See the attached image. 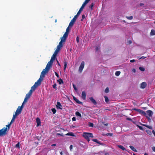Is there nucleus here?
<instances>
[{
    "label": "nucleus",
    "mask_w": 155,
    "mask_h": 155,
    "mask_svg": "<svg viewBox=\"0 0 155 155\" xmlns=\"http://www.w3.org/2000/svg\"><path fill=\"white\" fill-rule=\"evenodd\" d=\"M76 41L78 43L79 41V38L78 36H77L76 38Z\"/></svg>",
    "instance_id": "obj_50"
},
{
    "label": "nucleus",
    "mask_w": 155,
    "mask_h": 155,
    "mask_svg": "<svg viewBox=\"0 0 155 155\" xmlns=\"http://www.w3.org/2000/svg\"><path fill=\"white\" fill-rule=\"evenodd\" d=\"M141 124L143 126H144L145 127H147L149 129H153L152 127L151 126H149V125H146V124Z\"/></svg>",
    "instance_id": "obj_22"
},
{
    "label": "nucleus",
    "mask_w": 155,
    "mask_h": 155,
    "mask_svg": "<svg viewBox=\"0 0 155 155\" xmlns=\"http://www.w3.org/2000/svg\"><path fill=\"white\" fill-rule=\"evenodd\" d=\"M89 99L91 101L92 103L95 105L97 104V102L93 98V97H90Z\"/></svg>",
    "instance_id": "obj_15"
},
{
    "label": "nucleus",
    "mask_w": 155,
    "mask_h": 155,
    "mask_svg": "<svg viewBox=\"0 0 155 155\" xmlns=\"http://www.w3.org/2000/svg\"><path fill=\"white\" fill-rule=\"evenodd\" d=\"M105 92L106 93H108L109 92V89L108 87L106 88L105 90Z\"/></svg>",
    "instance_id": "obj_39"
},
{
    "label": "nucleus",
    "mask_w": 155,
    "mask_h": 155,
    "mask_svg": "<svg viewBox=\"0 0 155 155\" xmlns=\"http://www.w3.org/2000/svg\"><path fill=\"white\" fill-rule=\"evenodd\" d=\"M130 148L134 151L137 152V150L133 146H130Z\"/></svg>",
    "instance_id": "obj_20"
},
{
    "label": "nucleus",
    "mask_w": 155,
    "mask_h": 155,
    "mask_svg": "<svg viewBox=\"0 0 155 155\" xmlns=\"http://www.w3.org/2000/svg\"><path fill=\"white\" fill-rule=\"evenodd\" d=\"M118 147L122 150H126V149L122 146L121 145H117Z\"/></svg>",
    "instance_id": "obj_19"
},
{
    "label": "nucleus",
    "mask_w": 155,
    "mask_h": 155,
    "mask_svg": "<svg viewBox=\"0 0 155 155\" xmlns=\"http://www.w3.org/2000/svg\"><path fill=\"white\" fill-rule=\"evenodd\" d=\"M147 118L148 121L150 122H151V120L150 119V118L149 117H148L147 116Z\"/></svg>",
    "instance_id": "obj_55"
},
{
    "label": "nucleus",
    "mask_w": 155,
    "mask_h": 155,
    "mask_svg": "<svg viewBox=\"0 0 155 155\" xmlns=\"http://www.w3.org/2000/svg\"><path fill=\"white\" fill-rule=\"evenodd\" d=\"M57 81L58 82L59 84H63V80L61 78L58 80Z\"/></svg>",
    "instance_id": "obj_26"
},
{
    "label": "nucleus",
    "mask_w": 155,
    "mask_h": 155,
    "mask_svg": "<svg viewBox=\"0 0 155 155\" xmlns=\"http://www.w3.org/2000/svg\"><path fill=\"white\" fill-rule=\"evenodd\" d=\"M18 115L17 114H16V113H15V114L13 115L12 118L15 119V118Z\"/></svg>",
    "instance_id": "obj_44"
},
{
    "label": "nucleus",
    "mask_w": 155,
    "mask_h": 155,
    "mask_svg": "<svg viewBox=\"0 0 155 155\" xmlns=\"http://www.w3.org/2000/svg\"><path fill=\"white\" fill-rule=\"evenodd\" d=\"M82 98L83 99H85L86 98V94L84 91H83L82 93Z\"/></svg>",
    "instance_id": "obj_18"
},
{
    "label": "nucleus",
    "mask_w": 155,
    "mask_h": 155,
    "mask_svg": "<svg viewBox=\"0 0 155 155\" xmlns=\"http://www.w3.org/2000/svg\"><path fill=\"white\" fill-rule=\"evenodd\" d=\"M57 105L56 106V108L57 109H62V106L59 102H57Z\"/></svg>",
    "instance_id": "obj_13"
},
{
    "label": "nucleus",
    "mask_w": 155,
    "mask_h": 155,
    "mask_svg": "<svg viewBox=\"0 0 155 155\" xmlns=\"http://www.w3.org/2000/svg\"><path fill=\"white\" fill-rule=\"evenodd\" d=\"M104 98H105V100L106 102H108L109 101V99L108 98V97L107 96H104Z\"/></svg>",
    "instance_id": "obj_38"
},
{
    "label": "nucleus",
    "mask_w": 155,
    "mask_h": 155,
    "mask_svg": "<svg viewBox=\"0 0 155 155\" xmlns=\"http://www.w3.org/2000/svg\"><path fill=\"white\" fill-rule=\"evenodd\" d=\"M55 58H56L54 56H53L52 55L50 61H51V62H53L55 60Z\"/></svg>",
    "instance_id": "obj_30"
},
{
    "label": "nucleus",
    "mask_w": 155,
    "mask_h": 155,
    "mask_svg": "<svg viewBox=\"0 0 155 155\" xmlns=\"http://www.w3.org/2000/svg\"><path fill=\"white\" fill-rule=\"evenodd\" d=\"M75 114L76 116H79L80 117H81V115L79 112H76Z\"/></svg>",
    "instance_id": "obj_27"
},
{
    "label": "nucleus",
    "mask_w": 155,
    "mask_h": 155,
    "mask_svg": "<svg viewBox=\"0 0 155 155\" xmlns=\"http://www.w3.org/2000/svg\"><path fill=\"white\" fill-rule=\"evenodd\" d=\"M94 124L93 123L91 122L89 123V126L90 127H93Z\"/></svg>",
    "instance_id": "obj_41"
},
{
    "label": "nucleus",
    "mask_w": 155,
    "mask_h": 155,
    "mask_svg": "<svg viewBox=\"0 0 155 155\" xmlns=\"http://www.w3.org/2000/svg\"><path fill=\"white\" fill-rule=\"evenodd\" d=\"M146 132L147 133V134H148L150 135H151V131L149 130H147V131H146Z\"/></svg>",
    "instance_id": "obj_40"
},
{
    "label": "nucleus",
    "mask_w": 155,
    "mask_h": 155,
    "mask_svg": "<svg viewBox=\"0 0 155 155\" xmlns=\"http://www.w3.org/2000/svg\"><path fill=\"white\" fill-rule=\"evenodd\" d=\"M135 61V60L134 59H133L130 60V62H134Z\"/></svg>",
    "instance_id": "obj_58"
},
{
    "label": "nucleus",
    "mask_w": 155,
    "mask_h": 155,
    "mask_svg": "<svg viewBox=\"0 0 155 155\" xmlns=\"http://www.w3.org/2000/svg\"><path fill=\"white\" fill-rule=\"evenodd\" d=\"M92 141L97 143L99 144L100 145H102V144L100 141H99L97 139H93L92 140Z\"/></svg>",
    "instance_id": "obj_24"
},
{
    "label": "nucleus",
    "mask_w": 155,
    "mask_h": 155,
    "mask_svg": "<svg viewBox=\"0 0 155 155\" xmlns=\"http://www.w3.org/2000/svg\"><path fill=\"white\" fill-rule=\"evenodd\" d=\"M72 120L73 121H75L76 120V118L75 117H73L72 118Z\"/></svg>",
    "instance_id": "obj_57"
},
{
    "label": "nucleus",
    "mask_w": 155,
    "mask_h": 155,
    "mask_svg": "<svg viewBox=\"0 0 155 155\" xmlns=\"http://www.w3.org/2000/svg\"><path fill=\"white\" fill-rule=\"evenodd\" d=\"M152 132L154 136H155V131L154 130H153Z\"/></svg>",
    "instance_id": "obj_63"
},
{
    "label": "nucleus",
    "mask_w": 155,
    "mask_h": 155,
    "mask_svg": "<svg viewBox=\"0 0 155 155\" xmlns=\"http://www.w3.org/2000/svg\"><path fill=\"white\" fill-rule=\"evenodd\" d=\"M11 124L10 123L9 124L6 126V127H3L0 130V137L3 136L7 134V132L9 130Z\"/></svg>",
    "instance_id": "obj_1"
},
{
    "label": "nucleus",
    "mask_w": 155,
    "mask_h": 155,
    "mask_svg": "<svg viewBox=\"0 0 155 155\" xmlns=\"http://www.w3.org/2000/svg\"><path fill=\"white\" fill-rule=\"evenodd\" d=\"M133 110L138 112L140 113L143 115L144 116H146V117H147V114L146 112L142 110L136 108H134L133 109Z\"/></svg>",
    "instance_id": "obj_6"
},
{
    "label": "nucleus",
    "mask_w": 155,
    "mask_h": 155,
    "mask_svg": "<svg viewBox=\"0 0 155 155\" xmlns=\"http://www.w3.org/2000/svg\"><path fill=\"white\" fill-rule=\"evenodd\" d=\"M147 86V84L145 82H142L140 85V87L144 89Z\"/></svg>",
    "instance_id": "obj_14"
},
{
    "label": "nucleus",
    "mask_w": 155,
    "mask_h": 155,
    "mask_svg": "<svg viewBox=\"0 0 155 155\" xmlns=\"http://www.w3.org/2000/svg\"><path fill=\"white\" fill-rule=\"evenodd\" d=\"M138 128H139V129L140 130H143V129L141 126H138Z\"/></svg>",
    "instance_id": "obj_52"
},
{
    "label": "nucleus",
    "mask_w": 155,
    "mask_h": 155,
    "mask_svg": "<svg viewBox=\"0 0 155 155\" xmlns=\"http://www.w3.org/2000/svg\"><path fill=\"white\" fill-rule=\"evenodd\" d=\"M94 3H92L91 5L90 6H89V8H90L91 9H93V7L94 6Z\"/></svg>",
    "instance_id": "obj_45"
},
{
    "label": "nucleus",
    "mask_w": 155,
    "mask_h": 155,
    "mask_svg": "<svg viewBox=\"0 0 155 155\" xmlns=\"http://www.w3.org/2000/svg\"><path fill=\"white\" fill-rule=\"evenodd\" d=\"M65 41H64L63 40L61 39V41L59 42V45H58L59 46H60L61 47H62L63 46V44H62V43L63 42H65Z\"/></svg>",
    "instance_id": "obj_21"
},
{
    "label": "nucleus",
    "mask_w": 155,
    "mask_h": 155,
    "mask_svg": "<svg viewBox=\"0 0 155 155\" xmlns=\"http://www.w3.org/2000/svg\"><path fill=\"white\" fill-rule=\"evenodd\" d=\"M15 147L16 148H19L20 147V143H18L16 145Z\"/></svg>",
    "instance_id": "obj_43"
},
{
    "label": "nucleus",
    "mask_w": 155,
    "mask_h": 155,
    "mask_svg": "<svg viewBox=\"0 0 155 155\" xmlns=\"http://www.w3.org/2000/svg\"><path fill=\"white\" fill-rule=\"evenodd\" d=\"M61 48L62 47L58 45L57 47V49L56 50L57 51H59L61 49Z\"/></svg>",
    "instance_id": "obj_32"
},
{
    "label": "nucleus",
    "mask_w": 155,
    "mask_h": 155,
    "mask_svg": "<svg viewBox=\"0 0 155 155\" xmlns=\"http://www.w3.org/2000/svg\"><path fill=\"white\" fill-rule=\"evenodd\" d=\"M31 95L28 93L26 94L25 97H26V98L28 99L29 98H30Z\"/></svg>",
    "instance_id": "obj_33"
},
{
    "label": "nucleus",
    "mask_w": 155,
    "mask_h": 155,
    "mask_svg": "<svg viewBox=\"0 0 155 155\" xmlns=\"http://www.w3.org/2000/svg\"><path fill=\"white\" fill-rule=\"evenodd\" d=\"M58 52L59 51L56 50V51H54L53 56L56 57Z\"/></svg>",
    "instance_id": "obj_34"
},
{
    "label": "nucleus",
    "mask_w": 155,
    "mask_h": 155,
    "mask_svg": "<svg viewBox=\"0 0 155 155\" xmlns=\"http://www.w3.org/2000/svg\"><path fill=\"white\" fill-rule=\"evenodd\" d=\"M57 85L56 84H54L53 85V87L54 88V89H55L56 90L57 89V87H56Z\"/></svg>",
    "instance_id": "obj_46"
},
{
    "label": "nucleus",
    "mask_w": 155,
    "mask_h": 155,
    "mask_svg": "<svg viewBox=\"0 0 155 155\" xmlns=\"http://www.w3.org/2000/svg\"><path fill=\"white\" fill-rule=\"evenodd\" d=\"M53 63V62H51L50 61L48 62L45 68V69L47 70V71H49L50 69V68L51 67Z\"/></svg>",
    "instance_id": "obj_8"
},
{
    "label": "nucleus",
    "mask_w": 155,
    "mask_h": 155,
    "mask_svg": "<svg viewBox=\"0 0 155 155\" xmlns=\"http://www.w3.org/2000/svg\"><path fill=\"white\" fill-rule=\"evenodd\" d=\"M43 80V78H41V77H40V78L38 79V80L37 81V82H35L34 85L35 86L37 87L39 86L41 83V82Z\"/></svg>",
    "instance_id": "obj_7"
},
{
    "label": "nucleus",
    "mask_w": 155,
    "mask_h": 155,
    "mask_svg": "<svg viewBox=\"0 0 155 155\" xmlns=\"http://www.w3.org/2000/svg\"><path fill=\"white\" fill-rule=\"evenodd\" d=\"M132 71L134 73H135L136 72V70L135 69H133L132 70Z\"/></svg>",
    "instance_id": "obj_61"
},
{
    "label": "nucleus",
    "mask_w": 155,
    "mask_h": 155,
    "mask_svg": "<svg viewBox=\"0 0 155 155\" xmlns=\"http://www.w3.org/2000/svg\"><path fill=\"white\" fill-rule=\"evenodd\" d=\"M73 87L74 88V90L76 91H77V89L75 85L74 84H73Z\"/></svg>",
    "instance_id": "obj_48"
},
{
    "label": "nucleus",
    "mask_w": 155,
    "mask_h": 155,
    "mask_svg": "<svg viewBox=\"0 0 155 155\" xmlns=\"http://www.w3.org/2000/svg\"><path fill=\"white\" fill-rule=\"evenodd\" d=\"M69 27H69V25L68 26V27L67 28L66 30V32L65 33H67V34H69V32L70 29L69 28Z\"/></svg>",
    "instance_id": "obj_29"
},
{
    "label": "nucleus",
    "mask_w": 155,
    "mask_h": 155,
    "mask_svg": "<svg viewBox=\"0 0 155 155\" xmlns=\"http://www.w3.org/2000/svg\"><path fill=\"white\" fill-rule=\"evenodd\" d=\"M57 135H60V136H61L62 137H63L64 136V135H63V134H60V133H58V134H57Z\"/></svg>",
    "instance_id": "obj_56"
},
{
    "label": "nucleus",
    "mask_w": 155,
    "mask_h": 155,
    "mask_svg": "<svg viewBox=\"0 0 155 155\" xmlns=\"http://www.w3.org/2000/svg\"><path fill=\"white\" fill-rule=\"evenodd\" d=\"M146 113L147 114V115L150 117H152L153 114V112L150 110H147Z\"/></svg>",
    "instance_id": "obj_11"
},
{
    "label": "nucleus",
    "mask_w": 155,
    "mask_h": 155,
    "mask_svg": "<svg viewBox=\"0 0 155 155\" xmlns=\"http://www.w3.org/2000/svg\"><path fill=\"white\" fill-rule=\"evenodd\" d=\"M72 147H73V146H72V145H71L70 146V150H71L72 149Z\"/></svg>",
    "instance_id": "obj_59"
},
{
    "label": "nucleus",
    "mask_w": 155,
    "mask_h": 155,
    "mask_svg": "<svg viewBox=\"0 0 155 155\" xmlns=\"http://www.w3.org/2000/svg\"><path fill=\"white\" fill-rule=\"evenodd\" d=\"M28 100V99H27L26 97H25V99H24V101H23V103H22V104H24Z\"/></svg>",
    "instance_id": "obj_49"
},
{
    "label": "nucleus",
    "mask_w": 155,
    "mask_h": 155,
    "mask_svg": "<svg viewBox=\"0 0 155 155\" xmlns=\"http://www.w3.org/2000/svg\"><path fill=\"white\" fill-rule=\"evenodd\" d=\"M150 35H155V31L153 29L151 30L150 32Z\"/></svg>",
    "instance_id": "obj_25"
},
{
    "label": "nucleus",
    "mask_w": 155,
    "mask_h": 155,
    "mask_svg": "<svg viewBox=\"0 0 155 155\" xmlns=\"http://www.w3.org/2000/svg\"><path fill=\"white\" fill-rule=\"evenodd\" d=\"M23 107V104H22L21 106H18L15 112V113L16 114H17L18 115L19 114H20L22 111V109Z\"/></svg>",
    "instance_id": "obj_5"
},
{
    "label": "nucleus",
    "mask_w": 155,
    "mask_h": 155,
    "mask_svg": "<svg viewBox=\"0 0 155 155\" xmlns=\"http://www.w3.org/2000/svg\"><path fill=\"white\" fill-rule=\"evenodd\" d=\"M146 58V57H144V56H142L140 58L142 59H144Z\"/></svg>",
    "instance_id": "obj_64"
},
{
    "label": "nucleus",
    "mask_w": 155,
    "mask_h": 155,
    "mask_svg": "<svg viewBox=\"0 0 155 155\" xmlns=\"http://www.w3.org/2000/svg\"><path fill=\"white\" fill-rule=\"evenodd\" d=\"M37 88L36 86L34 85L31 87V90L33 91H35L36 88Z\"/></svg>",
    "instance_id": "obj_28"
},
{
    "label": "nucleus",
    "mask_w": 155,
    "mask_h": 155,
    "mask_svg": "<svg viewBox=\"0 0 155 155\" xmlns=\"http://www.w3.org/2000/svg\"><path fill=\"white\" fill-rule=\"evenodd\" d=\"M84 61L81 62L79 69V71L80 73H81L84 67Z\"/></svg>",
    "instance_id": "obj_10"
},
{
    "label": "nucleus",
    "mask_w": 155,
    "mask_h": 155,
    "mask_svg": "<svg viewBox=\"0 0 155 155\" xmlns=\"http://www.w3.org/2000/svg\"><path fill=\"white\" fill-rule=\"evenodd\" d=\"M15 119L12 118V120L10 122V124H12L15 121Z\"/></svg>",
    "instance_id": "obj_51"
},
{
    "label": "nucleus",
    "mask_w": 155,
    "mask_h": 155,
    "mask_svg": "<svg viewBox=\"0 0 155 155\" xmlns=\"http://www.w3.org/2000/svg\"><path fill=\"white\" fill-rule=\"evenodd\" d=\"M73 99L77 103L80 104H82V103L80 101L75 97H73Z\"/></svg>",
    "instance_id": "obj_17"
},
{
    "label": "nucleus",
    "mask_w": 155,
    "mask_h": 155,
    "mask_svg": "<svg viewBox=\"0 0 155 155\" xmlns=\"http://www.w3.org/2000/svg\"><path fill=\"white\" fill-rule=\"evenodd\" d=\"M48 71H47V70L45 68V69H44L41 73L40 76L41 77V78H42L43 79V78L44 77L45 75Z\"/></svg>",
    "instance_id": "obj_9"
},
{
    "label": "nucleus",
    "mask_w": 155,
    "mask_h": 155,
    "mask_svg": "<svg viewBox=\"0 0 155 155\" xmlns=\"http://www.w3.org/2000/svg\"><path fill=\"white\" fill-rule=\"evenodd\" d=\"M120 74V71H117L116 72L115 74L116 76H118Z\"/></svg>",
    "instance_id": "obj_35"
},
{
    "label": "nucleus",
    "mask_w": 155,
    "mask_h": 155,
    "mask_svg": "<svg viewBox=\"0 0 155 155\" xmlns=\"http://www.w3.org/2000/svg\"><path fill=\"white\" fill-rule=\"evenodd\" d=\"M67 64H68V62H67L66 61H65L64 62V70H66V68L67 67Z\"/></svg>",
    "instance_id": "obj_31"
},
{
    "label": "nucleus",
    "mask_w": 155,
    "mask_h": 155,
    "mask_svg": "<svg viewBox=\"0 0 155 155\" xmlns=\"http://www.w3.org/2000/svg\"><path fill=\"white\" fill-rule=\"evenodd\" d=\"M99 49V48H98V47H96V48H95V50H96V51H98Z\"/></svg>",
    "instance_id": "obj_60"
},
{
    "label": "nucleus",
    "mask_w": 155,
    "mask_h": 155,
    "mask_svg": "<svg viewBox=\"0 0 155 155\" xmlns=\"http://www.w3.org/2000/svg\"><path fill=\"white\" fill-rule=\"evenodd\" d=\"M33 91H32L31 90H30L29 91L28 93L29 94L31 95L32 93V92Z\"/></svg>",
    "instance_id": "obj_47"
},
{
    "label": "nucleus",
    "mask_w": 155,
    "mask_h": 155,
    "mask_svg": "<svg viewBox=\"0 0 155 155\" xmlns=\"http://www.w3.org/2000/svg\"><path fill=\"white\" fill-rule=\"evenodd\" d=\"M51 110L53 114H55L56 112V110L54 108H53L51 109Z\"/></svg>",
    "instance_id": "obj_36"
},
{
    "label": "nucleus",
    "mask_w": 155,
    "mask_h": 155,
    "mask_svg": "<svg viewBox=\"0 0 155 155\" xmlns=\"http://www.w3.org/2000/svg\"><path fill=\"white\" fill-rule=\"evenodd\" d=\"M82 19L81 20V21H82L83 19L85 18V17L84 15H82Z\"/></svg>",
    "instance_id": "obj_53"
},
{
    "label": "nucleus",
    "mask_w": 155,
    "mask_h": 155,
    "mask_svg": "<svg viewBox=\"0 0 155 155\" xmlns=\"http://www.w3.org/2000/svg\"><path fill=\"white\" fill-rule=\"evenodd\" d=\"M54 73H55V75L58 78L59 77V75L56 72H55Z\"/></svg>",
    "instance_id": "obj_54"
},
{
    "label": "nucleus",
    "mask_w": 155,
    "mask_h": 155,
    "mask_svg": "<svg viewBox=\"0 0 155 155\" xmlns=\"http://www.w3.org/2000/svg\"><path fill=\"white\" fill-rule=\"evenodd\" d=\"M37 126L38 127L41 125V121L40 119L38 118H36Z\"/></svg>",
    "instance_id": "obj_16"
},
{
    "label": "nucleus",
    "mask_w": 155,
    "mask_h": 155,
    "mask_svg": "<svg viewBox=\"0 0 155 155\" xmlns=\"http://www.w3.org/2000/svg\"><path fill=\"white\" fill-rule=\"evenodd\" d=\"M139 69L140 70L142 71H145V68L143 67H139Z\"/></svg>",
    "instance_id": "obj_37"
},
{
    "label": "nucleus",
    "mask_w": 155,
    "mask_h": 155,
    "mask_svg": "<svg viewBox=\"0 0 155 155\" xmlns=\"http://www.w3.org/2000/svg\"><path fill=\"white\" fill-rule=\"evenodd\" d=\"M153 150L155 152V147H153L152 148Z\"/></svg>",
    "instance_id": "obj_62"
},
{
    "label": "nucleus",
    "mask_w": 155,
    "mask_h": 155,
    "mask_svg": "<svg viewBox=\"0 0 155 155\" xmlns=\"http://www.w3.org/2000/svg\"><path fill=\"white\" fill-rule=\"evenodd\" d=\"M83 136L88 142L90 141L89 137L93 138L94 137L93 134L90 133L84 132L83 133Z\"/></svg>",
    "instance_id": "obj_2"
},
{
    "label": "nucleus",
    "mask_w": 155,
    "mask_h": 155,
    "mask_svg": "<svg viewBox=\"0 0 155 155\" xmlns=\"http://www.w3.org/2000/svg\"><path fill=\"white\" fill-rule=\"evenodd\" d=\"M89 2L87 0H85V1L83 4L79 11L78 12V13L80 14L81 11L83 10V9L84 7Z\"/></svg>",
    "instance_id": "obj_4"
},
{
    "label": "nucleus",
    "mask_w": 155,
    "mask_h": 155,
    "mask_svg": "<svg viewBox=\"0 0 155 155\" xmlns=\"http://www.w3.org/2000/svg\"><path fill=\"white\" fill-rule=\"evenodd\" d=\"M66 135L70 136L73 137L74 136V133L72 132H69L68 133L66 134Z\"/></svg>",
    "instance_id": "obj_23"
},
{
    "label": "nucleus",
    "mask_w": 155,
    "mask_h": 155,
    "mask_svg": "<svg viewBox=\"0 0 155 155\" xmlns=\"http://www.w3.org/2000/svg\"><path fill=\"white\" fill-rule=\"evenodd\" d=\"M68 34L65 33L63 35V36L61 38L62 40L65 41L66 39L68 36Z\"/></svg>",
    "instance_id": "obj_12"
},
{
    "label": "nucleus",
    "mask_w": 155,
    "mask_h": 155,
    "mask_svg": "<svg viewBox=\"0 0 155 155\" xmlns=\"http://www.w3.org/2000/svg\"><path fill=\"white\" fill-rule=\"evenodd\" d=\"M127 19L129 20H131L133 19V16H131L129 17L127 16Z\"/></svg>",
    "instance_id": "obj_42"
},
{
    "label": "nucleus",
    "mask_w": 155,
    "mask_h": 155,
    "mask_svg": "<svg viewBox=\"0 0 155 155\" xmlns=\"http://www.w3.org/2000/svg\"><path fill=\"white\" fill-rule=\"evenodd\" d=\"M80 14L77 13L76 15H75L73 18L71 20L69 24V27H71L74 25L76 21V19Z\"/></svg>",
    "instance_id": "obj_3"
}]
</instances>
